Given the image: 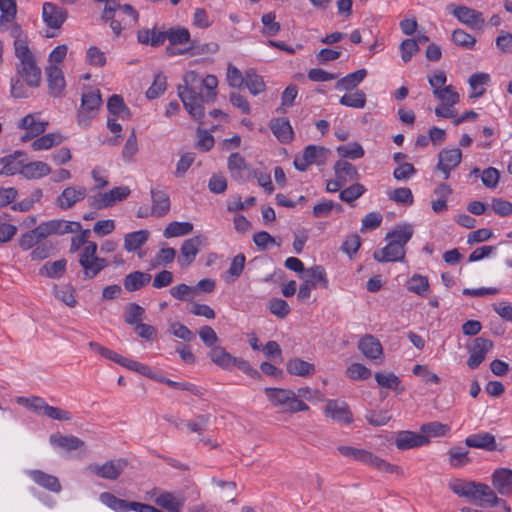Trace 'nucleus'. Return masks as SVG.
<instances>
[{
    "label": "nucleus",
    "mask_w": 512,
    "mask_h": 512,
    "mask_svg": "<svg viewBox=\"0 0 512 512\" xmlns=\"http://www.w3.org/2000/svg\"><path fill=\"white\" fill-rule=\"evenodd\" d=\"M218 80L214 75L202 78L195 71H188L183 76V84L177 87L178 96L185 110L196 121L204 117V103L214 102Z\"/></svg>",
    "instance_id": "nucleus-1"
},
{
    "label": "nucleus",
    "mask_w": 512,
    "mask_h": 512,
    "mask_svg": "<svg viewBox=\"0 0 512 512\" xmlns=\"http://www.w3.org/2000/svg\"><path fill=\"white\" fill-rule=\"evenodd\" d=\"M208 356L213 363L222 369L230 370L232 368V361H234V356L228 353L224 347L218 345L212 347L208 353Z\"/></svg>",
    "instance_id": "nucleus-38"
},
{
    "label": "nucleus",
    "mask_w": 512,
    "mask_h": 512,
    "mask_svg": "<svg viewBox=\"0 0 512 512\" xmlns=\"http://www.w3.org/2000/svg\"><path fill=\"white\" fill-rule=\"evenodd\" d=\"M264 392L271 405L282 413L293 414L309 410V406L290 389L266 387Z\"/></svg>",
    "instance_id": "nucleus-4"
},
{
    "label": "nucleus",
    "mask_w": 512,
    "mask_h": 512,
    "mask_svg": "<svg viewBox=\"0 0 512 512\" xmlns=\"http://www.w3.org/2000/svg\"><path fill=\"white\" fill-rule=\"evenodd\" d=\"M452 14L463 24L471 29L483 30L485 20L481 12L467 6H458L452 10Z\"/></svg>",
    "instance_id": "nucleus-13"
},
{
    "label": "nucleus",
    "mask_w": 512,
    "mask_h": 512,
    "mask_svg": "<svg viewBox=\"0 0 512 512\" xmlns=\"http://www.w3.org/2000/svg\"><path fill=\"white\" fill-rule=\"evenodd\" d=\"M79 264L82 267L83 279L91 280L108 266V261L101 257H79Z\"/></svg>",
    "instance_id": "nucleus-20"
},
{
    "label": "nucleus",
    "mask_w": 512,
    "mask_h": 512,
    "mask_svg": "<svg viewBox=\"0 0 512 512\" xmlns=\"http://www.w3.org/2000/svg\"><path fill=\"white\" fill-rule=\"evenodd\" d=\"M166 35V39L169 40L172 46L188 43L190 41V33L186 28H171L166 31Z\"/></svg>",
    "instance_id": "nucleus-63"
},
{
    "label": "nucleus",
    "mask_w": 512,
    "mask_h": 512,
    "mask_svg": "<svg viewBox=\"0 0 512 512\" xmlns=\"http://www.w3.org/2000/svg\"><path fill=\"white\" fill-rule=\"evenodd\" d=\"M391 415L386 410H370L365 414V419L372 426H383L391 420Z\"/></svg>",
    "instance_id": "nucleus-64"
},
{
    "label": "nucleus",
    "mask_w": 512,
    "mask_h": 512,
    "mask_svg": "<svg viewBox=\"0 0 512 512\" xmlns=\"http://www.w3.org/2000/svg\"><path fill=\"white\" fill-rule=\"evenodd\" d=\"M338 154L343 158L359 159L364 156V149L359 143H350L337 147Z\"/></svg>",
    "instance_id": "nucleus-60"
},
{
    "label": "nucleus",
    "mask_w": 512,
    "mask_h": 512,
    "mask_svg": "<svg viewBox=\"0 0 512 512\" xmlns=\"http://www.w3.org/2000/svg\"><path fill=\"white\" fill-rule=\"evenodd\" d=\"M365 187L360 183H355L343 189L339 193V198L346 203H353L356 199L365 193Z\"/></svg>",
    "instance_id": "nucleus-55"
},
{
    "label": "nucleus",
    "mask_w": 512,
    "mask_h": 512,
    "mask_svg": "<svg viewBox=\"0 0 512 512\" xmlns=\"http://www.w3.org/2000/svg\"><path fill=\"white\" fill-rule=\"evenodd\" d=\"M269 127L281 143H289L293 139L294 132L288 119L274 118L270 121Z\"/></svg>",
    "instance_id": "nucleus-28"
},
{
    "label": "nucleus",
    "mask_w": 512,
    "mask_h": 512,
    "mask_svg": "<svg viewBox=\"0 0 512 512\" xmlns=\"http://www.w3.org/2000/svg\"><path fill=\"white\" fill-rule=\"evenodd\" d=\"M28 477L39 487L53 493H59L62 490L58 477L48 474L39 469L26 471Z\"/></svg>",
    "instance_id": "nucleus-15"
},
{
    "label": "nucleus",
    "mask_w": 512,
    "mask_h": 512,
    "mask_svg": "<svg viewBox=\"0 0 512 512\" xmlns=\"http://www.w3.org/2000/svg\"><path fill=\"white\" fill-rule=\"evenodd\" d=\"M100 501L115 512H141V508L139 506H142L143 504L140 502L120 499L110 492L101 493Z\"/></svg>",
    "instance_id": "nucleus-16"
},
{
    "label": "nucleus",
    "mask_w": 512,
    "mask_h": 512,
    "mask_svg": "<svg viewBox=\"0 0 512 512\" xmlns=\"http://www.w3.org/2000/svg\"><path fill=\"white\" fill-rule=\"evenodd\" d=\"M154 502L170 512H180L184 506L185 498L172 492L163 491L156 495Z\"/></svg>",
    "instance_id": "nucleus-24"
},
{
    "label": "nucleus",
    "mask_w": 512,
    "mask_h": 512,
    "mask_svg": "<svg viewBox=\"0 0 512 512\" xmlns=\"http://www.w3.org/2000/svg\"><path fill=\"white\" fill-rule=\"evenodd\" d=\"M337 450L344 457L370 465L382 472L398 473L400 470L399 466L390 464L384 459L365 449L341 445L337 447Z\"/></svg>",
    "instance_id": "nucleus-5"
},
{
    "label": "nucleus",
    "mask_w": 512,
    "mask_h": 512,
    "mask_svg": "<svg viewBox=\"0 0 512 512\" xmlns=\"http://www.w3.org/2000/svg\"><path fill=\"white\" fill-rule=\"evenodd\" d=\"M461 159L462 152L460 149H443L438 154L436 169L444 174V179H448L451 171L461 163Z\"/></svg>",
    "instance_id": "nucleus-11"
},
{
    "label": "nucleus",
    "mask_w": 512,
    "mask_h": 512,
    "mask_svg": "<svg viewBox=\"0 0 512 512\" xmlns=\"http://www.w3.org/2000/svg\"><path fill=\"white\" fill-rule=\"evenodd\" d=\"M49 441L51 445L60 447L66 451H73L84 446V441L73 435H62L55 433L50 435Z\"/></svg>",
    "instance_id": "nucleus-33"
},
{
    "label": "nucleus",
    "mask_w": 512,
    "mask_h": 512,
    "mask_svg": "<svg viewBox=\"0 0 512 512\" xmlns=\"http://www.w3.org/2000/svg\"><path fill=\"white\" fill-rule=\"evenodd\" d=\"M367 71L359 69L353 73L339 79L335 84V89L350 91L356 88L366 77Z\"/></svg>",
    "instance_id": "nucleus-39"
},
{
    "label": "nucleus",
    "mask_w": 512,
    "mask_h": 512,
    "mask_svg": "<svg viewBox=\"0 0 512 512\" xmlns=\"http://www.w3.org/2000/svg\"><path fill=\"white\" fill-rule=\"evenodd\" d=\"M389 199L405 206L412 205L414 201L412 191L408 187L396 188L389 194Z\"/></svg>",
    "instance_id": "nucleus-59"
},
{
    "label": "nucleus",
    "mask_w": 512,
    "mask_h": 512,
    "mask_svg": "<svg viewBox=\"0 0 512 512\" xmlns=\"http://www.w3.org/2000/svg\"><path fill=\"white\" fill-rule=\"evenodd\" d=\"M53 234L64 235L68 233H75L81 230L82 226L79 222L66 221L62 219L51 220Z\"/></svg>",
    "instance_id": "nucleus-51"
},
{
    "label": "nucleus",
    "mask_w": 512,
    "mask_h": 512,
    "mask_svg": "<svg viewBox=\"0 0 512 512\" xmlns=\"http://www.w3.org/2000/svg\"><path fill=\"white\" fill-rule=\"evenodd\" d=\"M192 230L193 224L190 222L173 221L166 226L163 235L165 238L180 237L189 234Z\"/></svg>",
    "instance_id": "nucleus-49"
},
{
    "label": "nucleus",
    "mask_w": 512,
    "mask_h": 512,
    "mask_svg": "<svg viewBox=\"0 0 512 512\" xmlns=\"http://www.w3.org/2000/svg\"><path fill=\"white\" fill-rule=\"evenodd\" d=\"M429 442L430 440L427 436L405 430L398 432L395 444L399 450H408L416 447L425 446Z\"/></svg>",
    "instance_id": "nucleus-18"
},
{
    "label": "nucleus",
    "mask_w": 512,
    "mask_h": 512,
    "mask_svg": "<svg viewBox=\"0 0 512 512\" xmlns=\"http://www.w3.org/2000/svg\"><path fill=\"white\" fill-rule=\"evenodd\" d=\"M373 257L378 262L403 261L405 249L400 245H395L388 241V244L384 248L374 252Z\"/></svg>",
    "instance_id": "nucleus-26"
},
{
    "label": "nucleus",
    "mask_w": 512,
    "mask_h": 512,
    "mask_svg": "<svg viewBox=\"0 0 512 512\" xmlns=\"http://www.w3.org/2000/svg\"><path fill=\"white\" fill-rule=\"evenodd\" d=\"M50 173V166L43 161L29 162L21 167V175L28 180L40 179Z\"/></svg>",
    "instance_id": "nucleus-32"
},
{
    "label": "nucleus",
    "mask_w": 512,
    "mask_h": 512,
    "mask_svg": "<svg viewBox=\"0 0 512 512\" xmlns=\"http://www.w3.org/2000/svg\"><path fill=\"white\" fill-rule=\"evenodd\" d=\"M358 349L368 359L381 363L383 359V349L380 341L372 335H365L358 343Z\"/></svg>",
    "instance_id": "nucleus-17"
},
{
    "label": "nucleus",
    "mask_w": 512,
    "mask_h": 512,
    "mask_svg": "<svg viewBox=\"0 0 512 512\" xmlns=\"http://www.w3.org/2000/svg\"><path fill=\"white\" fill-rule=\"evenodd\" d=\"M227 166L231 177L234 180L238 182L246 181V173L249 170V166L246 163L244 157H242L239 153H232L228 157Z\"/></svg>",
    "instance_id": "nucleus-25"
},
{
    "label": "nucleus",
    "mask_w": 512,
    "mask_h": 512,
    "mask_svg": "<svg viewBox=\"0 0 512 512\" xmlns=\"http://www.w3.org/2000/svg\"><path fill=\"white\" fill-rule=\"evenodd\" d=\"M492 484L501 495H512V470L497 468L492 474Z\"/></svg>",
    "instance_id": "nucleus-21"
},
{
    "label": "nucleus",
    "mask_w": 512,
    "mask_h": 512,
    "mask_svg": "<svg viewBox=\"0 0 512 512\" xmlns=\"http://www.w3.org/2000/svg\"><path fill=\"white\" fill-rule=\"evenodd\" d=\"M15 56L19 59L16 66L17 73L30 87L36 88L41 82V69L37 66L36 59L28 46L26 39L14 40Z\"/></svg>",
    "instance_id": "nucleus-3"
},
{
    "label": "nucleus",
    "mask_w": 512,
    "mask_h": 512,
    "mask_svg": "<svg viewBox=\"0 0 512 512\" xmlns=\"http://www.w3.org/2000/svg\"><path fill=\"white\" fill-rule=\"evenodd\" d=\"M46 75L49 94L53 97H59L66 85L62 70L51 64L46 68Z\"/></svg>",
    "instance_id": "nucleus-22"
},
{
    "label": "nucleus",
    "mask_w": 512,
    "mask_h": 512,
    "mask_svg": "<svg viewBox=\"0 0 512 512\" xmlns=\"http://www.w3.org/2000/svg\"><path fill=\"white\" fill-rule=\"evenodd\" d=\"M375 380L377 384L386 389H392L397 393H402L404 388L400 387L401 381L397 375L392 372L389 373H375Z\"/></svg>",
    "instance_id": "nucleus-46"
},
{
    "label": "nucleus",
    "mask_w": 512,
    "mask_h": 512,
    "mask_svg": "<svg viewBox=\"0 0 512 512\" xmlns=\"http://www.w3.org/2000/svg\"><path fill=\"white\" fill-rule=\"evenodd\" d=\"M130 189L127 186H120L103 193V200L106 202L104 205L113 206L116 202L121 201L128 197Z\"/></svg>",
    "instance_id": "nucleus-57"
},
{
    "label": "nucleus",
    "mask_w": 512,
    "mask_h": 512,
    "mask_svg": "<svg viewBox=\"0 0 512 512\" xmlns=\"http://www.w3.org/2000/svg\"><path fill=\"white\" fill-rule=\"evenodd\" d=\"M152 207L151 215L163 217L170 210V199L167 193L157 189H151Z\"/></svg>",
    "instance_id": "nucleus-29"
},
{
    "label": "nucleus",
    "mask_w": 512,
    "mask_h": 512,
    "mask_svg": "<svg viewBox=\"0 0 512 512\" xmlns=\"http://www.w3.org/2000/svg\"><path fill=\"white\" fill-rule=\"evenodd\" d=\"M0 24L12 22L16 18V0H0Z\"/></svg>",
    "instance_id": "nucleus-58"
},
{
    "label": "nucleus",
    "mask_w": 512,
    "mask_h": 512,
    "mask_svg": "<svg viewBox=\"0 0 512 512\" xmlns=\"http://www.w3.org/2000/svg\"><path fill=\"white\" fill-rule=\"evenodd\" d=\"M151 275L147 272L134 271L124 277L123 285L128 292L138 291L151 281Z\"/></svg>",
    "instance_id": "nucleus-34"
},
{
    "label": "nucleus",
    "mask_w": 512,
    "mask_h": 512,
    "mask_svg": "<svg viewBox=\"0 0 512 512\" xmlns=\"http://www.w3.org/2000/svg\"><path fill=\"white\" fill-rule=\"evenodd\" d=\"M102 98L99 90L82 94L81 105L77 112V121L81 127L87 128L93 118L96 117Z\"/></svg>",
    "instance_id": "nucleus-6"
},
{
    "label": "nucleus",
    "mask_w": 512,
    "mask_h": 512,
    "mask_svg": "<svg viewBox=\"0 0 512 512\" xmlns=\"http://www.w3.org/2000/svg\"><path fill=\"white\" fill-rule=\"evenodd\" d=\"M54 295L57 299L65 303L69 307H74L77 303L74 296V289L69 285L57 286L53 288Z\"/></svg>",
    "instance_id": "nucleus-56"
},
{
    "label": "nucleus",
    "mask_w": 512,
    "mask_h": 512,
    "mask_svg": "<svg viewBox=\"0 0 512 512\" xmlns=\"http://www.w3.org/2000/svg\"><path fill=\"white\" fill-rule=\"evenodd\" d=\"M149 237L148 230H139L124 236V248L128 252H134L144 245Z\"/></svg>",
    "instance_id": "nucleus-40"
},
{
    "label": "nucleus",
    "mask_w": 512,
    "mask_h": 512,
    "mask_svg": "<svg viewBox=\"0 0 512 512\" xmlns=\"http://www.w3.org/2000/svg\"><path fill=\"white\" fill-rule=\"evenodd\" d=\"M330 151L322 146L309 145L301 156H296L294 166L298 171L304 172L311 165L321 166L327 161Z\"/></svg>",
    "instance_id": "nucleus-7"
},
{
    "label": "nucleus",
    "mask_w": 512,
    "mask_h": 512,
    "mask_svg": "<svg viewBox=\"0 0 512 512\" xmlns=\"http://www.w3.org/2000/svg\"><path fill=\"white\" fill-rule=\"evenodd\" d=\"M493 342L483 337L474 339L469 347V358L467 365L470 369H476L485 359L486 354L492 349Z\"/></svg>",
    "instance_id": "nucleus-12"
},
{
    "label": "nucleus",
    "mask_w": 512,
    "mask_h": 512,
    "mask_svg": "<svg viewBox=\"0 0 512 512\" xmlns=\"http://www.w3.org/2000/svg\"><path fill=\"white\" fill-rule=\"evenodd\" d=\"M86 193L87 190L83 186H69L57 197L56 203L61 209L67 210L85 199Z\"/></svg>",
    "instance_id": "nucleus-19"
},
{
    "label": "nucleus",
    "mask_w": 512,
    "mask_h": 512,
    "mask_svg": "<svg viewBox=\"0 0 512 512\" xmlns=\"http://www.w3.org/2000/svg\"><path fill=\"white\" fill-rule=\"evenodd\" d=\"M64 137L59 133H48L35 139L31 147L34 151L47 150L61 144Z\"/></svg>",
    "instance_id": "nucleus-42"
},
{
    "label": "nucleus",
    "mask_w": 512,
    "mask_h": 512,
    "mask_svg": "<svg viewBox=\"0 0 512 512\" xmlns=\"http://www.w3.org/2000/svg\"><path fill=\"white\" fill-rule=\"evenodd\" d=\"M433 95L441 102V104L448 106H454L460 100L459 93L452 85L445 86L441 90L433 91Z\"/></svg>",
    "instance_id": "nucleus-48"
},
{
    "label": "nucleus",
    "mask_w": 512,
    "mask_h": 512,
    "mask_svg": "<svg viewBox=\"0 0 512 512\" xmlns=\"http://www.w3.org/2000/svg\"><path fill=\"white\" fill-rule=\"evenodd\" d=\"M407 289L419 296L427 295L429 291V283L427 277L415 274L408 281Z\"/></svg>",
    "instance_id": "nucleus-54"
},
{
    "label": "nucleus",
    "mask_w": 512,
    "mask_h": 512,
    "mask_svg": "<svg viewBox=\"0 0 512 512\" xmlns=\"http://www.w3.org/2000/svg\"><path fill=\"white\" fill-rule=\"evenodd\" d=\"M205 237L194 236L186 239L180 248V256L178 257V264L181 268H187L195 260L199 248L205 244Z\"/></svg>",
    "instance_id": "nucleus-10"
},
{
    "label": "nucleus",
    "mask_w": 512,
    "mask_h": 512,
    "mask_svg": "<svg viewBox=\"0 0 512 512\" xmlns=\"http://www.w3.org/2000/svg\"><path fill=\"white\" fill-rule=\"evenodd\" d=\"M452 41L463 49H473L476 44V38L471 34L467 33L463 29H455L452 32Z\"/></svg>",
    "instance_id": "nucleus-53"
},
{
    "label": "nucleus",
    "mask_w": 512,
    "mask_h": 512,
    "mask_svg": "<svg viewBox=\"0 0 512 512\" xmlns=\"http://www.w3.org/2000/svg\"><path fill=\"white\" fill-rule=\"evenodd\" d=\"M245 260L244 254H238L232 259L229 269L224 274V280L227 283L234 282L240 277L245 266Z\"/></svg>",
    "instance_id": "nucleus-50"
},
{
    "label": "nucleus",
    "mask_w": 512,
    "mask_h": 512,
    "mask_svg": "<svg viewBox=\"0 0 512 512\" xmlns=\"http://www.w3.org/2000/svg\"><path fill=\"white\" fill-rule=\"evenodd\" d=\"M145 310L137 303H130L125 313V322L129 325H138L143 320Z\"/></svg>",
    "instance_id": "nucleus-61"
},
{
    "label": "nucleus",
    "mask_w": 512,
    "mask_h": 512,
    "mask_svg": "<svg viewBox=\"0 0 512 512\" xmlns=\"http://www.w3.org/2000/svg\"><path fill=\"white\" fill-rule=\"evenodd\" d=\"M244 84L248 88L249 92L255 96L263 92L266 87L262 76L256 74L254 70L245 71Z\"/></svg>",
    "instance_id": "nucleus-47"
},
{
    "label": "nucleus",
    "mask_w": 512,
    "mask_h": 512,
    "mask_svg": "<svg viewBox=\"0 0 512 512\" xmlns=\"http://www.w3.org/2000/svg\"><path fill=\"white\" fill-rule=\"evenodd\" d=\"M127 465L128 462L125 459L119 458L108 460L103 464L91 463L87 466V470L99 478L114 481L119 478Z\"/></svg>",
    "instance_id": "nucleus-8"
},
{
    "label": "nucleus",
    "mask_w": 512,
    "mask_h": 512,
    "mask_svg": "<svg viewBox=\"0 0 512 512\" xmlns=\"http://www.w3.org/2000/svg\"><path fill=\"white\" fill-rule=\"evenodd\" d=\"M413 235V228L410 224L404 223L397 225L392 231L387 233L386 240L395 245H400L405 249V245L409 242Z\"/></svg>",
    "instance_id": "nucleus-31"
},
{
    "label": "nucleus",
    "mask_w": 512,
    "mask_h": 512,
    "mask_svg": "<svg viewBox=\"0 0 512 512\" xmlns=\"http://www.w3.org/2000/svg\"><path fill=\"white\" fill-rule=\"evenodd\" d=\"M66 259H59L54 262H46L39 270V274L48 278L57 279L66 272Z\"/></svg>",
    "instance_id": "nucleus-41"
},
{
    "label": "nucleus",
    "mask_w": 512,
    "mask_h": 512,
    "mask_svg": "<svg viewBox=\"0 0 512 512\" xmlns=\"http://www.w3.org/2000/svg\"><path fill=\"white\" fill-rule=\"evenodd\" d=\"M448 487L456 495L477 502L481 506L493 507L503 502L492 488L484 483L452 478L448 482Z\"/></svg>",
    "instance_id": "nucleus-2"
},
{
    "label": "nucleus",
    "mask_w": 512,
    "mask_h": 512,
    "mask_svg": "<svg viewBox=\"0 0 512 512\" xmlns=\"http://www.w3.org/2000/svg\"><path fill=\"white\" fill-rule=\"evenodd\" d=\"M324 415L343 425H349L353 422V414L350 411L349 405L339 399L327 400L324 407Z\"/></svg>",
    "instance_id": "nucleus-9"
},
{
    "label": "nucleus",
    "mask_w": 512,
    "mask_h": 512,
    "mask_svg": "<svg viewBox=\"0 0 512 512\" xmlns=\"http://www.w3.org/2000/svg\"><path fill=\"white\" fill-rule=\"evenodd\" d=\"M490 81V76L487 73L479 72L474 73L469 77V85L473 92L470 94L471 98L481 97L485 93L484 85H487Z\"/></svg>",
    "instance_id": "nucleus-45"
},
{
    "label": "nucleus",
    "mask_w": 512,
    "mask_h": 512,
    "mask_svg": "<svg viewBox=\"0 0 512 512\" xmlns=\"http://www.w3.org/2000/svg\"><path fill=\"white\" fill-rule=\"evenodd\" d=\"M166 87H167L166 77L161 73L156 74L152 85L146 91L147 98L148 99L158 98L166 90Z\"/></svg>",
    "instance_id": "nucleus-62"
},
{
    "label": "nucleus",
    "mask_w": 512,
    "mask_h": 512,
    "mask_svg": "<svg viewBox=\"0 0 512 512\" xmlns=\"http://www.w3.org/2000/svg\"><path fill=\"white\" fill-rule=\"evenodd\" d=\"M286 369L289 374L300 377H310L315 373L314 364L300 358L290 359L286 364Z\"/></svg>",
    "instance_id": "nucleus-37"
},
{
    "label": "nucleus",
    "mask_w": 512,
    "mask_h": 512,
    "mask_svg": "<svg viewBox=\"0 0 512 512\" xmlns=\"http://www.w3.org/2000/svg\"><path fill=\"white\" fill-rule=\"evenodd\" d=\"M465 445L469 448H478L486 451L497 450L496 438L489 432H481L469 435L465 439Z\"/></svg>",
    "instance_id": "nucleus-23"
},
{
    "label": "nucleus",
    "mask_w": 512,
    "mask_h": 512,
    "mask_svg": "<svg viewBox=\"0 0 512 512\" xmlns=\"http://www.w3.org/2000/svg\"><path fill=\"white\" fill-rule=\"evenodd\" d=\"M67 11L56 4L46 2L42 8L44 23L51 29H59L67 19Z\"/></svg>",
    "instance_id": "nucleus-14"
},
{
    "label": "nucleus",
    "mask_w": 512,
    "mask_h": 512,
    "mask_svg": "<svg viewBox=\"0 0 512 512\" xmlns=\"http://www.w3.org/2000/svg\"><path fill=\"white\" fill-rule=\"evenodd\" d=\"M303 281L313 288L328 287V280L326 276V271L323 266L315 265L313 267L307 268L303 275H301Z\"/></svg>",
    "instance_id": "nucleus-27"
},
{
    "label": "nucleus",
    "mask_w": 512,
    "mask_h": 512,
    "mask_svg": "<svg viewBox=\"0 0 512 512\" xmlns=\"http://www.w3.org/2000/svg\"><path fill=\"white\" fill-rule=\"evenodd\" d=\"M21 157H25V153L22 151H15L13 154L0 158V164L2 165L0 175L12 176L17 173L21 174L23 161L18 160Z\"/></svg>",
    "instance_id": "nucleus-30"
},
{
    "label": "nucleus",
    "mask_w": 512,
    "mask_h": 512,
    "mask_svg": "<svg viewBox=\"0 0 512 512\" xmlns=\"http://www.w3.org/2000/svg\"><path fill=\"white\" fill-rule=\"evenodd\" d=\"M448 461L452 468H462L471 462L469 451L462 447H452L448 450Z\"/></svg>",
    "instance_id": "nucleus-44"
},
{
    "label": "nucleus",
    "mask_w": 512,
    "mask_h": 512,
    "mask_svg": "<svg viewBox=\"0 0 512 512\" xmlns=\"http://www.w3.org/2000/svg\"><path fill=\"white\" fill-rule=\"evenodd\" d=\"M167 38L166 31L153 29H142L137 33V39L141 44L159 47L164 44Z\"/></svg>",
    "instance_id": "nucleus-35"
},
{
    "label": "nucleus",
    "mask_w": 512,
    "mask_h": 512,
    "mask_svg": "<svg viewBox=\"0 0 512 512\" xmlns=\"http://www.w3.org/2000/svg\"><path fill=\"white\" fill-rule=\"evenodd\" d=\"M341 105L361 109L365 107L366 95L363 91L357 90L354 93H348L343 95L339 100Z\"/></svg>",
    "instance_id": "nucleus-52"
},
{
    "label": "nucleus",
    "mask_w": 512,
    "mask_h": 512,
    "mask_svg": "<svg viewBox=\"0 0 512 512\" xmlns=\"http://www.w3.org/2000/svg\"><path fill=\"white\" fill-rule=\"evenodd\" d=\"M107 109L113 116H118L122 119H129L131 116L129 108L125 105L121 96L114 94L107 102Z\"/></svg>",
    "instance_id": "nucleus-43"
},
{
    "label": "nucleus",
    "mask_w": 512,
    "mask_h": 512,
    "mask_svg": "<svg viewBox=\"0 0 512 512\" xmlns=\"http://www.w3.org/2000/svg\"><path fill=\"white\" fill-rule=\"evenodd\" d=\"M335 176L344 185L348 182L359 179V173L354 165L347 161L338 160L334 165Z\"/></svg>",
    "instance_id": "nucleus-36"
}]
</instances>
